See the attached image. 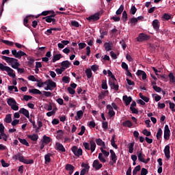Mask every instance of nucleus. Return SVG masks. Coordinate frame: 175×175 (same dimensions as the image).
<instances>
[{"label":"nucleus","instance_id":"nucleus-1","mask_svg":"<svg viewBox=\"0 0 175 175\" xmlns=\"http://www.w3.org/2000/svg\"><path fill=\"white\" fill-rule=\"evenodd\" d=\"M0 70H1L2 72H7L10 77H12V79H16V74L13 72H14V70L10 68V67L6 66L3 65L2 63H0Z\"/></svg>","mask_w":175,"mask_h":175},{"label":"nucleus","instance_id":"nucleus-2","mask_svg":"<svg viewBox=\"0 0 175 175\" xmlns=\"http://www.w3.org/2000/svg\"><path fill=\"white\" fill-rule=\"evenodd\" d=\"M109 85L111 90H114V91H118L120 86L117 83V79H116L109 81Z\"/></svg>","mask_w":175,"mask_h":175},{"label":"nucleus","instance_id":"nucleus-3","mask_svg":"<svg viewBox=\"0 0 175 175\" xmlns=\"http://www.w3.org/2000/svg\"><path fill=\"white\" fill-rule=\"evenodd\" d=\"M71 151L75 155V157H80L83 155V150L81 148H78L77 146H74L71 148Z\"/></svg>","mask_w":175,"mask_h":175},{"label":"nucleus","instance_id":"nucleus-4","mask_svg":"<svg viewBox=\"0 0 175 175\" xmlns=\"http://www.w3.org/2000/svg\"><path fill=\"white\" fill-rule=\"evenodd\" d=\"M31 124H32L33 128L36 129V133H38L39 131H40V128L43 126V122H42V121L40 120L37 121V124L38 126L36 125V123L35 122L34 120L31 122Z\"/></svg>","mask_w":175,"mask_h":175},{"label":"nucleus","instance_id":"nucleus-5","mask_svg":"<svg viewBox=\"0 0 175 175\" xmlns=\"http://www.w3.org/2000/svg\"><path fill=\"white\" fill-rule=\"evenodd\" d=\"M150 40V36L144 33H140L137 38V42H144V40Z\"/></svg>","mask_w":175,"mask_h":175},{"label":"nucleus","instance_id":"nucleus-6","mask_svg":"<svg viewBox=\"0 0 175 175\" xmlns=\"http://www.w3.org/2000/svg\"><path fill=\"white\" fill-rule=\"evenodd\" d=\"M54 17H55V14H53L50 16H47L46 17L42 18V20H45L46 21V23H52V24H55V22L57 21L55 20V18H54Z\"/></svg>","mask_w":175,"mask_h":175},{"label":"nucleus","instance_id":"nucleus-7","mask_svg":"<svg viewBox=\"0 0 175 175\" xmlns=\"http://www.w3.org/2000/svg\"><path fill=\"white\" fill-rule=\"evenodd\" d=\"M100 16V13L97 12L96 14H94V15H91L89 17L86 18V19L88 20V21H98V20H99Z\"/></svg>","mask_w":175,"mask_h":175},{"label":"nucleus","instance_id":"nucleus-8","mask_svg":"<svg viewBox=\"0 0 175 175\" xmlns=\"http://www.w3.org/2000/svg\"><path fill=\"white\" fill-rule=\"evenodd\" d=\"M164 139L165 140H169L170 139V129L167 124L164 127Z\"/></svg>","mask_w":175,"mask_h":175},{"label":"nucleus","instance_id":"nucleus-9","mask_svg":"<svg viewBox=\"0 0 175 175\" xmlns=\"http://www.w3.org/2000/svg\"><path fill=\"white\" fill-rule=\"evenodd\" d=\"M103 166V165H102V163H99V160H98V159L94 160L93 162V164H92V167L96 170H99V169H102Z\"/></svg>","mask_w":175,"mask_h":175},{"label":"nucleus","instance_id":"nucleus-10","mask_svg":"<svg viewBox=\"0 0 175 175\" xmlns=\"http://www.w3.org/2000/svg\"><path fill=\"white\" fill-rule=\"evenodd\" d=\"M1 58H2V59H4L5 61H6V62H8V64H14V62L18 61L16 58L9 57L7 56H2Z\"/></svg>","mask_w":175,"mask_h":175},{"label":"nucleus","instance_id":"nucleus-11","mask_svg":"<svg viewBox=\"0 0 175 175\" xmlns=\"http://www.w3.org/2000/svg\"><path fill=\"white\" fill-rule=\"evenodd\" d=\"M65 169L67 170V172H68L69 175L73 174V172H75V166H73L72 164H66Z\"/></svg>","mask_w":175,"mask_h":175},{"label":"nucleus","instance_id":"nucleus-12","mask_svg":"<svg viewBox=\"0 0 175 175\" xmlns=\"http://www.w3.org/2000/svg\"><path fill=\"white\" fill-rule=\"evenodd\" d=\"M107 109L109 110L108 116L109 118H111V117H114V116H116V112L113 109V107H111V105H107Z\"/></svg>","mask_w":175,"mask_h":175},{"label":"nucleus","instance_id":"nucleus-13","mask_svg":"<svg viewBox=\"0 0 175 175\" xmlns=\"http://www.w3.org/2000/svg\"><path fill=\"white\" fill-rule=\"evenodd\" d=\"M164 154H165V158H167V159H170V146L167 145L165 146Z\"/></svg>","mask_w":175,"mask_h":175},{"label":"nucleus","instance_id":"nucleus-14","mask_svg":"<svg viewBox=\"0 0 175 175\" xmlns=\"http://www.w3.org/2000/svg\"><path fill=\"white\" fill-rule=\"evenodd\" d=\"M51 157H53V154L51 153H48L44 155V163L45 165H49L50 162H51Z\"/></svg>","mask_w":175,"mask_h":175},{"label":"nucleus","instance_id":"nucleus-15","mask_svg":"<svg viewBox=\"0 0 175 175\" xmlns=\"http://www.w3.org/2000/svg\"><path fill=\"white\" fill-rule=\"evenodd\" d=\"M109 152L111 154V159L112 162H113V163H116L118 157L117 155L116 154V152H114V150L111 149L109 150Z\"/></svg>","mask_w":175,"mask_h":175},{"label":"nucleus","instance_id":"nucleus-16","mask_svg":"<svg viewBox=\"0 0 175 175\" xmlns=\"http://www.w3.org/2000/svg\"><path fill=\"white\" fill-rule=\"evenodd\" d=\"M21 162H22L23 163H25V165H32L33 164V159H25L24 158V156L23 157H21Z\"/></svg>","mask_w":175,"mask_h":175},{"label":"nucleus","instance_id":"nucleus-17","mask_svg":"<svg viewBox=\"0 0 175 175\" xmlns=\"http://www.w3.org/2000/svg\"><path fill=\"white\" fill-rule=\"evenodd\" d=\"M55 146H56V150L61 151V152H65V151H66V150L65 149V147H64V145H62V144L57 142L55 144Z\"/></svg>","mask_w":175,"mask_h":175},{"label":"nucleus","instance_id":"nucleus-18","mask_svg":"<svg viewBox=\"0 0 175 175\" xmlns=\"http://www.w3.org/2000/svg\"><path fill=\"white\" fill-rule=\"evenodd\" d=\"M19 113L20 114H23L27 118H29V111L27 109H25V108H21L19 110Z\"/></svg>","mask_w":175,"mask_h":175},{"label":"nucleus","instance_id":"nucleus-19","mask_svg":"<svg viewBox=\"0 0 175 175\" xmlns=\"http://www.w3.org/2000/svg\"><path fill=\"white\" fill-rule=\"evenodd\" d=\"M122 126L125 128H132L133 126V123L131 120H126L122 123Z\"/></svg>","mask_w":175,"mask_h":175},{"label":"nucleus","instance_id":"nucleus-20","mask_svg":"<svg viewBox=\"0 0 175 175\" xmlns=\"http://www.w3.org/2000/svg\"><path fill=\"white\" fill-rule=\"evenodd\" d=\"M123 100L124 101L126 106H129V105H131V102H132V97L131 96L128 97V96H124Z\"/></svg>","mask_w":175,"mask_h":175},{"label":"nucleus","instance_id":"nucleus-21","mask_svg":"<svg viewBox=\"0 0 175 175\" xmlns=\"http://www.w3.org/2000/svg\"><path fill=\"white\" fill-rule=\"evenodd\" d=\"M28 139H30L32 142H38V139H39V135L38 134L28 135Z\"/></svg>","mask_w":175,"mask_h":175},{"label":"nucleus","instance_id":"nucleus-22","mask_svg":"<svg viewBox=\"0 0 175 175\" xmlns=\"http://www.w3.org/2000/svg\"><path fill=\"white\" fill-rule=\"evenodd\" d=\"M96 143L97 146H100L101 147H103V148H106V144H105V142H103L102 139H96Z\"/></svg>","mask_w":175,"mask_h":175},{"label":"nucleus","instance_id":"nucleus-23","mask_svg":"<svg viewBox=\"0 0 175 175\" xmlns=\"http://www.w3.org/2000/svg\"><path fill=\"white\" fill-rule=\"evenodd\" d=\"M141 150L137 151V154L138 157V160L139 161V162H144V158L143 157H144V154H143V152Z\"/></svg>","mask_w":175,"mask_h":175},{"label":"nucleus","instance_id":"nucleus-24","mask_svg":"<svg viewBox=\"0 0 175 175\" xmlns=\"http://www.w3.org/2000/svg\"><path fill=\"white\" fill-rule=\"evenodd\" d=\"M152 27L155 31H158L159 29V21L155 19L152 21Z\"/></svg>","mask_w":175,"mask_h":175},{"label":"nucleus","instance_id":"nucleus-25","mask_svg":"<svg viewBox=\"0 0 175 175\" xmlns=\"http://www.w3.org/2000/svg\"><path fill=\"white\" fill-rule=\"evenodd\" d=\"M104 47L105 51H110V50H111V47H113V42H105L104 44Z\"/></svg>","mask_w":175,"mask_h":175},{"label":"nucleus","instance_id":"nucleus-26","mask_svg":"<svg viewBox=\"0 0 175 175\" xmlns=\"http://www.w3.org/2000/svg\"><path fill=\"white\" fill-rule=\"evenodd\" d=\"M111 146L113 147V148H116V150L118 149V146L117 144H116V135H113L112 136V138L111 139Z\"/></svg>","mask_w":175,"mask_h":175},{"label":"nucleus","instance_id":"nucleus-27","mask_svg":"<svg viewBox=\"0 0 175 175\" xmlns=\"http://www.w3.org/2000/svg\"><path fill=\"white\" fill-rule=\"evenodd\" d=\"M84 115V112L82 110L78 111L77 112V116H75L76 121H79V120H81V117Z\"/></svg>","mask_w":175,"mask_h":175},{"label":"nucleus","instance_id":"nucleus-28","mask_svg":"<svg viewBox=\"0 0 175 175\" xmlns=\"http://www.w3.org/2000/svg\"><path fill=\"white\" fill-rule=\"evenodd\" d=\"M48 85H49L50 88H52V90H54L57 87V83L51 79L48 80Z\"/></svg>","mask_w":175,"mask_h":175},{"label":"nucleus","instance_id":"nucleus-29","mask_svg":"<svg viewBox=\"0 0 175 175\" xmlns=\"http://www.w3.org/2000/svg\"><path fill=\"white\" fill-rule=\"evenodd\" d=\"M71 64L70 63L69 61L66 60V61H63L61 63V66H62L63 68H66V69H68V68L70 67Z\"/></svg>","mask_w":175,"mask_h":175},{"label":"nucleus","instance_id":"nucleus-30","mask_svg":"<svg viewBox=\"0 0 175 175\" xmlns=\"http://www.w3.org/2000/svg\"><path fill=\"white\" fill-rule=\"evenodd\" d=\"M90 144L91 152H94V151H95V149L96 148V144H95V142H94V140H90Z\"/></svg>","mask_w":175,"mask_h":175},{"label":"nucleus","instance_id":"nucleus-31","mask_svg":"<svg viewBox=\"0 0 175 175\" xmlns=\"http://www.w3.org/2000/svg\"><path fill=\"white\" fill-rule=\"evenodd\" d=\"M7 103L9 106L12 107L14 105H17V102H16V100L14 98H8L7 100Z\"/></svg>","mask_w":175,"mask_h":175},{"label":"nucleus","instance_id":"nucleus-32","mask_svg":"<svg viewBox=\"0 0 175 175\" xmlns=\"http://www.w3.org/2000/svg\"><path fill=\"white\" fill-rule=\"evenodd\" d=\"M29 92H30V94H33V95H42V92L38 89L29 90Z\"/></svg>","mask_w":175,"mask_h":175},{"label":"nucleus","instance_id":"nucleus-33","mask_svg":"<svg viewBox=\"0 0 175 175\" xmlns=\"http://www.w3.org/2000/svg\"><path fill=\"white\" fill-rule=\"evenodd\" d=\"M85 73L86 74L88 79H91V77H92V70H91V68H87Z\"/></svg>","mask_w":175,"mask_h":175},{"label":"nucleus","instance_id":"nucleus-34","mask_svg":"<svg viewBox=\"0 0 175 175\" xmlns=\"http://www.w3.org/2000/svg\"><path fill=\"white\" fill-rule=\"evenodd\" d=\"M18 139L20 143H21V144H23V146H26L27 147H29V143H28L27 139H21L20 137H18Z\"/></svg>","mask_w":175,"mask_h":175},{"label":"nucleus","instance_id":"nucleus-35","mask_svg":"<svg viewBox=\"0 0 175 175\" xmlns=\"http://www.w3.org/2000/svg\"><path fill=\"white\" fill-rule=\"evenodd\" d=\"M62 57V55H61V54L55 55L52 59V62H57V61H59V59H61Z\"/></svg>","mask_w":175,"mask_h":175},{"label":"nucleus","instance_id":"nucleus-36","mask_svg":"<svg viewBox=\"0 0 175 175\" xmlns=\"http://www.w3.org/2000/svg\"><path fill=\"white\" fill-rule=\"evenodd\" d=\"M23 155H21V153H18L17 154H14L12 157V159H14V161H17V159H18L19 162H21V159L23 158Z\"/></svg>","mask_w":175,"mask_h":175},{"label":"nucleus","instance_id":"nucleus-37","mask_svg":"<svg viewBox=\"0 0 175 175\" xmlns=\"http://www.w3.org/2000/svg\"><path fill=\"white\" fill-rule=\"evenodd\" d=\"M51 142V138L46 135L43 136V142L45 144H49Z\"/></svg>","mask_w":175,"mask_h":175},{"label":"nucleus","instance_id":"nucleus-38","mask_svg":"<svg viewBox=\"0 0 175 175\" xmlns=\"http://www.w3.org/2000/svg\"><path fill=\"white\" fill-rule=\"evenodd\" d=\"M162 133H163L162 129L159 128L156 135V137L157 140L161 139V137H162Z\"/></svg>","mask_w":175,"mask_h":175},{"label":"nucleus","instance_id":"nucleus-39","mask_svg":"<svg viewBox=\"0 0 175 175\" xmlns=\"http://www.w3.org/2000/svg\"><path fill=\"white\" fill-rule=\"evenodd\" d=\"M133 147H135V143L129 144V152L130 154H133Z\"/></svg>","mask_w":175,"mask_h":175},{"label":"nucleus","instance_id":"nucleus-40","mask_svg":"<svg viewBox=\"0 0 175 175\" xmlns=\"http://www.w3.org/2000/svg\"><path fill=\"white\" fill-rule=\"evenodd\" d=\"M24 55H27V53L22 51H19L16 53V58H21V57H24Z\"/></svg>","mask_w":175,"mask_h":175},{"label":"nucleus","instance_id":"nucleus-41","mask_svg":"<svg viewBox=\"0 0 175 175\" xmlns=\"http://www.w3.org/2000/svg\"><path fill=\"white\" fill-rule=\"evenodd\" d=\"M28 17H31V15L27 16L24 18V20H23V24H24L25 27H27V28H31V26H29V25H28V22H29V21H28Z\"/></svg>","mask_w":175,"mask_h":175},{"label":"nucleus","instance_id":"nucleus-42","mask_svg":"<svg viewBox=\"0 0 175 175\" xmlns=\"http://www.w3.org/2000/svg\"><path fill=\"white\" fill-rule=\"evenodd\" d=\"M5 121L7 124H10V122H12V114L6 115Z\"/></svg>","mask_w":175,"mask_h":175},{"label":"nucleus","instance_id":"nucleus-43","mask_svg":"<svg viewBox=\"0 0 175 175\" xmlns=\"http://www.w3.org/2000/svg\"><path fill=\"white\" fill-rule=\"evenodd\" d=\"M140 169H142V167L140 165H137L134 170H133V175H136L137 174V172H140Z\"/></svg>","mask_w":175,"mask_h":175},{"label":"nucleus","instance_id":"nucleus-44","mask_svg":"<svg viewBox=\"0 0 175 175\" xmlns=\"http://www.w3.org/2000/svg\"><path fill=\"white\" fill-rule=\"evenodd\" d=\"M101 88L103 90H107V81L106 79L102 81Z\"/></svg>","mask_w":175,"mask_h":175},{"label":"nucleus","instance_id":"nucleus-45","mask_svg":"<svg viewBox=\"0 0 175 175\" xmlns=\"http://www.w3.org/2000/svg\"><path fill=\"white\" fill-rule=\"evenodd\" d=\"M122 18L124 23H126V21H128V14H126V11L123 12Z\"/></svg>","mask_w":175,"mask_h":175},{"label":"nucleus","instance_id":"nucleus-46","mask_svg":"<svg viewBox=\"0 0 175 175\" xmlns=\"http://www.w3.org/2000/svg\"><path fill=\"white\" fill-rule=\"evenodd\" d=\"M170 83H175V77L173 72H170L168 75Z\"/></svg>","mask_w":175,"mask_h":175},{"label":"nucleus","instance_id":"nucleus-47","mask_svg":"<svg viewBox=\"0 0 175 175\" xmlns=\"http://www.w3.org/2000/svg\"><path fill=\"white\" fill-rule=\"evenodd\" d=\"M0 41L2 42V43H4L5 44H7V46H13V44H14L13 42H10L9 40H0Z\"/></svg>","mask_w":175,"mask_h":175},{"label":"nucleus","instance_id":"nucleus-48","mask_svg":"<svg viewBox=\"0 0 175 175\" xmlns=\"http://www.w3.org/2000/svg\"><path fill=\"white\" fill-rule=\"evenodd\" d=\"M98 159L99 161H100V162H103V163H105L106 162V159L103 157V153L98 154Z\"/></svg>","mask_w":175,"mask_h":175},{"label":"nucleus","instance_id":"nucleus-49","mask_svg":"<svg viewBox=\"0 0 175 175\" xmlns=\"http://www.w3.org/2000/svg\"><path fill=\"white\" fill-rule=\"evenodd\" d=\"M122 12H124V5H121L120 6L119 9L116 11L117 16H120V14H121V13H122Z\"/></svg>","mask_w":175,"mask_h":175},{"label":"nucleus","instance_id":"nucleus-50","mask_svg":"<svg viewBox=\"0 0 175 175\" xmlns=\"http://www.w3.org/2000/svg\"><path fill=\"white\" fill-rule=\"evenodd\" d=\"M63 83H66V84H68L70 82V78L69 77L64 76L62 77Z\"/></svg>","mask_w":175,"mask_h":175},{"label":"nucleus","instance_id":"nucleus-51","mask_svg":"<svg viewBox=\"0 0 175 175\" xmlns=\"http://www.w3.org/2000/svg\"><path fill=\"white\" fill-rule=\"evenodd\" d=\"M163 18L164 19V20H166L167 21H168V20H171L172 19V16L170 15V14H164L163 15Z\"/></svg>","mask_w":175,"mask_h":175},{"label":"nucleus","instance_id":"nucleus-52","mask_svg":"<svg viewBox=\"0 0 175 175\" xmlns=\"http://www.w3.org/2000/svg\"><path fill=\"white\" fill-rule=\"evenodd\" d=\"M35 62V59L31 58L29 61H28V66L29 68H33V63Z\"/></svg>","mask_w":175,"mask_h":175},{"label":"nucleus","instance_id":"nucleus-53","mask_svg":"<svg viewBox=\"0 0 175 175\" xmlns=\"http://www.w3.org/2000/svg\"><path fill=\"white\" fill-rule=\"evenodd\" d=\"M67 91L69 92V94H70V95H75L76 94V91L75 90V89L68 87L67 88Z\"/></svg>","mask_w":175,"mask_h":175},{"label":"nucleus","instance_id":"nucleus-54","mask_svg":"<svg viewBox=\"0 0 175 175\" xmlns=\"http://www.w3.org/2000/svg\"><path fill=\"white\" fill-rule=\"evenodd\" d=\"M137 22H138V21H137V18L133 17V18H131L130 19V23L131 24V25H136V23H137Z\"/></svg>","mask_w":175,"mask_h":175},{"label":"nucleus","instance_id":"nucleus-55","mask_svg":"<svg viewBox=\"0 0 175 175\" xmlns=\"http://www.w3.org/2000/svg\"><path fill=\"white\" fill-rule=\"evenodd\" d=\"M44 109H46V110H47L48 111H51V110H53V105H51V103H50L49 105L46 104L44 105Z\"/></svg>","mask_w":175,"mask_h":175},{"label":"nucleus","instance_id":"nucleus-56","mask_svg":"<svg viewBox=\"0 0 175 175\" xmlns=\"http://www.w3.org/2000/svg\"><path fill=\"white\" fill-rule=\"evenodd\" d=\"M42 94L44 95V96H46V98H50L53 95V93H51V92L43 91Z\"/></svg>","mask_w":175,"mask_h":175},{"label":"nucleus","instance_id":"nucleus-57","mask_svg":"<svg viewBox=\"0 0 175 175\" xmlns=\"http://www.w3.org/2000/svg\"><path fill=\"white\" fill-rule=\"evenodd\" d=\"M71 25L72 27H75V28H79L80 27V24H79V22H77L76 21H72L71 22Z\"/></svg>","mask_w":175,"mask_h":175},{"label":"nucleus","instance_id":"nucleus-58","mask_svg":"<svg viewBox=\"0 0 175 175\" xmlns=\"http://www.w3.org/2000/svg\"><path fill=\"white\" fill-rule=\"evenodd\" d=\"M107 73L108 74V76L111 79L109 80H116V77L114 76V75H113V72H111L110 70H108Z\"/></svg>","mask_w":175,"mask_h":175},{"label":"nucleus","instance_id":"nucleus-59","mask_svg":"<svg viewBox=\"0 0 175 175\" xmlns=\"http://www.w3.org/2000/svg\"><path fill=\"white\" fill-rule=\"evenodd\" d=\"M37 87H39L40 88L43 87V85H44V83H43V81H42V79H37Z\"/></svg>","mask_w":175,"mask_h":175},{"label":"nucleus","instance_id":"nucleus-60","mask_svg":"<svg viewBox=\"0 0 175 175\" xmlns=\"http://www.w3.org/2000/svg\"><path fill=\"white\" fill-rule=\"evenodd\" d=\"M142 133H143V135H144L145 136H147V137L151 136V132L148 131V130H147V129L143 130Z\"/></svg>","mask_w":175,"mask_h":175},{"label":"nucleus","instance_id":"nucleus-61","mask_svg":"<svg viewBox=\"0 0 175 175\" xmlns=\"http://www.w3.org/2000/svg\"><path fill=\"white\" fill-rule=\"evenodd\" d=\"M14 65H12V68H13V69H18V66H20L18 61L14 62Z\"/></svg>","mask_w":175,"mask_h":175},{"label":"nucleus","instance_id":"nucleus-62","mask_svg":"<svg viewBox=\"0 0 175 175\" xmlns=\"http://www.w3.org/2000/svg\"><path fill=\"white\" fill-rule=\"evenodd\" d=\"M81 167H85L84 169H85L87 170V173H88V171L90 170V166L88 164L83 163L81 164Z\"/></svg>","mask_w":175,"mask_h":175},{"label":"nucleus","instance_id":"nucleus-63","mask_svg":"<svg viewBox=\"0 0 175 175\" xmlns=\"http://www.w3.org/2000/svg\"><path fill=\"white\" fill-rule=\"evenodd\" d=\"M152 88L154 90V91H156V92H161V91H162V89L157 85H153Z\"/></svg>","mask_w":175,"mask_h":175},{"label":"nucleus","instance_id":"nucleus-64","mask_svg":"<svg viewBox=\"0 0 175 175\" xmlns=\"http://www.w3.org/2000/svg\"><path fill=\"white\" fill-rule=\"evenodd\" d=\"M148 174V170L146 168H142L141 170V175H147Z\"/></svg>","mask_w":175,"mask_h":175}]
</instances>
